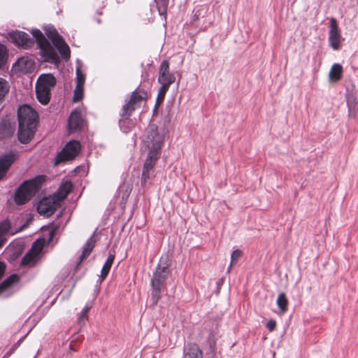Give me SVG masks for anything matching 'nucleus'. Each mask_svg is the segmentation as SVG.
<instances>
[{
    "label": "nucleus",
    "instance_id": "nucleus-26",
    "mask_svg": "<svg viewBox=\"0 0 358 358\" xmlns=\"http://www.w3.org/2000/svg\"><path fill=\"white\" fill-rule=\"evenodd\" d=\"M277 305L282 313L287 309L288 301L285 293H280L277 299Z\"/></svg>",
    "mask_w": 358,
    "mask_h": 358
},
{
    "label": "nucleus",
    "instance_id": "nucleus-6",
    "mask_svg": "<svg viewBox=\"0 0 358 358\" xmlns=\"http://www.w3.org/2000/svg\"><path fill=\"white\" fill-rule=\"evenodd\" d=\"M44 31L46 36L52 41L54 46L59 51L61 57L65 60L69 59L70 58V48L54 26L47 25L44 27Z\"/></svg>",
    "mask_w": 358,
    "mask_h": 358
},
{
    "label": "nucleus",
    "instance_id": "nucleus-32",
    "mask_svg": "<svg viewBox=\"0 0 358 358\" xmlns=\"http://www.w3.org/2000/svg\"><path fill=\"white\" fill-rule=\"evenodd\" d=\"M83 86H76L73 94V101L78 102L83 99Z\"/></svg>",
    "mask_w": 358,
    "mask_h": 358
},
{
    "label": "nucleus",
    "instance_id": "nucleus-29",
    "mask_svg": "<svg viewBox=\"0 0 358 358\" xmlns=\"http://www.w3.org/2000/svg\"><path fill=\"white\" fill-rule=\"evenodd\" d=\"M8 90V82L5 79L0 78V101L3 99Z\"/></svg>",
    "mask_w": 358,
    "mask_h": 358
},
{
    "label": "nucleus",
    "instance_id": "nucleus-31",
    "mask_svg": "<svg viewBox=\"0 0 358 358\" xmlns=\"http://www.w3.org/2000/svg\"><path fill=\"white\" fill-rule=\"evenodd\" d=\"M241 255H242V252L240 250H235L232 252V254L231 255V263H230V265H229V268L227 269L228 272L230 271V269H231V266L234 264L237 263V262H238V259L240 258V257L241 256Z\"/></svg>",
    "mask_w": 358,
    "mask_h": 358
},
{
    "label": "nucleus",
    "instance_id": "nucleus-12",
    "mask_svg": "<svg viewBox=\"0 0 358 358\" xmlns=\"http://www.w3.org/2000/svg\"><path fill=\"white\" fill-rule=\"evenodd\" d=\"M157 80L161 85L168 88L175 83L176 76L169 71V62L168 60H164L161 63Z\"/></svg>",
    "mask_w": 358,
    "mask_h": 358
},
{
    "label": "nucleus",
    "instance_id": "nucleus-40",
    "mask_svg": "<svg viewBox=\"0 0 358 358\" xmlns=\"http://www.w3.org/2000/svg\"><path fill=\"white\" fill-rule=\"evenodd\" d=\"M56 230H57V228H55V229H54L53 230L51 231V232H50V236H53V235L55 233Z\"/></svg>",
    "mask_w": 358,
    "mask_h": 358
},
{
    "label": "nucleus",
    "instance_id": "nucleus-1",
    "mask_svg": "<svg viewBox=\"0 0 358 358\" xmlns=\"http://www.w3.org/2000/svg\"><path fill=\"white\" fill-rule=\"evenodd\" d=\"M19 141L28 143L34 137L38 120L37 112L28 105L20 106L17 110Z\"/></svg>",
    "mask_w": 358,
    "mask_h": 358
},
{
    "label": "nucleus",
    "instance_id": "nucleus-27",
    "mask_svg": "<svg viewBox=\"0 0 358 358\" xmlns=\"http://www.w3.org/2000/svg\"><path fill=\"white\" fill-rule=\"evenodd\" d=\"M8 52L5 45L0 43V69L6 64Z\"/></svg>",
    "mask_w": 358,
    "mask_h": 358
},
{
    "label": "nucleus",
    "instance_id": "nucleus-33",
    "mask_svg": "<svg viewBox=\"0 0 358 358\" xmlns=\"http://www.w3.org/2000/svg\"><path fill=\"white\" fill-rule=\"evenodd\" d=\"M85 77L80 69H76V86H83L85 83Z\"/></svg>",
    "mask_w": 358,
    "mask_h": 358
},
{
    "label": "nucleus",
    "instance_id": "nucleus-4",
    "mask_svg": "<svg viewBox=\"0 0 358 358\" xmlns=\"http://www.w3.org/2000/svg\"><path fill=\"white\" fill-rule=\"evenodd\" d=\"M44 180L43 176H38L33 179L23 182L15 192V202L17 205H22L29 201L40 189Z\"/></svg>",
    "mask_w": 358,
    "mask_h": 358
},
{
    "label": "nucleus",
    "instance_id": "nucleus-14",
    "mask_svg": "<svg viewBox=\"0 0 358 358\" xmlns=\"http://www.w3.org/2000/svg\"><path fill=\"white\" fill-rule=\"evenodd\" d=\"M341 35L340 29L337 24V21L335 18L330 19L329 33V42L330 46L334 50H338L340 47Z\"/></svg>",
    "mask_w": 358,
    "mask_h": 358
},
{
    "label": "nucleus",
    "instance_id": "nucleus-5",
    "mask_svg": "<svg viewBox=\"0 0 358 358\" xmlns=\"http://www.w3.org/2000/svg\"><path fill=\"white\" fill-rule=\"evenodd\" d=\"M31 34L36 41L44 61L55 64H59L60 59L55 49L51 45L44 34L38 29H32Z\"/></svg>",
    "mask_w": 358,
    "mask_h": 358
},
{
    "label": "nucleus",
    "instance_id": "nucleus-7",
    "mask_svg": "<svg viewBox=\"0 0 358 358\" xmlns=\"http://www.w3.org/2000/svg\"><path fill=\"white\" fill-rule=\"evenodd\" d=\"M145 143L150 148L149 152H153L159 156L164 137L158 132L157 127L155 124H150L148 127Z\"/></svg>",
    "mask_w": 358,
    "mask_h": 358
},
{
    "label": "nucleus",
    "instance_id": "nucleus-20",
    "mask_svg": "<svg viewBox=\"0 0 358 358\" xmlns=\"http://www.w3.org/2000/svg\"><path fill=\"white\" fill-rule=\"evenodd\" d=\"M95 239L94 238V236L90 237L87 242L85 243V245L83 248L82 254L80 255L79 257V262H78V264L76 266V268H78L80 264L82 263L83 260H85L91 253L93 248L95 246Z\"/></svg>",
    "mask_w": 358,
    "mask_h": 358
},
{
    "label": "nucleus",
    "instance_id": "nucleus-17",
    "mask_svg": "<svg viewBox=\"0 0 358 358\" xmlns=\"http://www.w3.org/2000/svg\"><path fill=\"white\" fill-rule=\"evenodd\" d=\"M19 280L17 274H12L0 284V297L6 299L11 296L10 287Z\"/></svg>",
    "mask_w": 358,
    "mask_h": 358
},
{
    "label": "nucleus",
    "instance_id": "nucleus-22",
    "mask_svg": "<svg viewBox=\"0 0 358 358\" xmlns=\"http://www.w3.org/2000/svg\"><path fill=\"white\" fill-rule=\"evenodd\" d=\"M208 8L206 5L196 7L193 10L192 22L196 23L207 16Z\"/></svg>",
    "mask_w": 358,
    "mask_h": 358
},
{
    "label": "nucleus",
    "instance_id": "nucleus-30",
    "mask_svg": "<svg viewBox=\"0 0 358 358\" xmlns=\"http://www.w3.org/2000/svg\"><path fill=\"white\" fill-rule=\"evenodd\" d=\"M10 229V222L9 220H6L0 222V238L6 234Z\"/></svg>",
    "mask_w": 358,
    "mask_h": 358
},
{
    "label": "nucleus",
    "instance_id": "nucleus-3",
    "mask_svg": "<svg viewBox=\"0 0 358 358\" xmlns=\"http://www.w3.org/2000/svg\"><path fill=\"white\" fill-rule=\"evenodd\" d=\"M170 269L166 262L161 259L157 266L150 280L152 287L151 301L152 306H157L162 298V294L166 287V282L170 275Z\"/></svg>",
    "mask_w": 358,
    "mask_h": 358
},
{
    "label": "nucleus",
    "instance_id": "nucleus-28",
    "mask_svg": "<svg viewBox=\"0 0 358 358\" xmlns=\"http://www.w3.org/2000/svg\"><path fill=\"white\" fill-rule=\"evenodd\" d=\"M169 89V88L161 85L159 89L158 95L156 99L155 108L163 102L166 93Z\"/></svg>",
    "mask_w": 358,
    "mask_h": 358
},
{
    "label": "nucleus",
    "instance_id": "nucleus-15",
    "mask_svg": "<svg viewBox=\"0 0 358 358\" xmlns=\"http://www.w3.org/2000/svg\"><path fill=\"white\" fill-rule=\"evenodd\" d=\"M17 154L13 151L0 157V180L6 176L7 171L11 165L17 160Z\"/></svg>",
    "mask_w": 358,
    "mask_h": 358
},
{
    "label": "nucleus",
    "instance_id": "nucleus-25",
    "mask_svg": "<svg viewBox=\"0 0 358 358\" xmlns=\"http://www.w3.org/2000/svg\"><path fill=\"white\" fill-rule=\"evenodd\" d=\"M343 72L342 66L339 64H334L329 71V78L333 81H338L341 78Z\"/></svg>",
    "mask_w": 358,
    "mask_h": 358
},
{
    "label": "nucleus",
    "instance_id": "nucleus-19",
    "mask_svg": "<svg viewBox=\"0 0 358 358\" xmlns=\"http://www.w3.org/2000/svg\"><path fill=\"white\" fill-rule=\"evenodd\" d=\"M184 358H203V352L199 347L195 343L187 344L184 348Z\"/></svg>",
    "mask_w": 358,
    "mask_h": 358
},
{
    "label": "nucleus",
    "instance_id": "nucleus-38",
    "mask_svg": "<svg viewBox=\"0 0 358 358\" xmlns=\"http://www.w3.org/2000/svg\"><path fill=\"white\" fill-rule=\"evenodd\" d=\"M89 310H90V307H88V306H85V307L83 309V310H82V311H83V313H85L86 314H87V313H88Z\"/></svg>",
    "mask_w": 358,
    "mask_h": 358
},
{
    "label": "nucleus",
    "instance_id": "nucleus-18",
    "mask_svg": "<svg viewBox=\"0 0 358 358\" xmlns=\"http://www.w3.org/2000/svg\"><path fill=\"white\" fill-rule=\"evenodd\" d=\"M57 83L56 78L50 73L41 75L36 83V85L40 87H44L45 90L51 91Z\"/></svg>",
    "mask_w": 358,
    "mask_h": 358
},
{
    "label": "nucleus",
    "instance_id": "nucleus-23",
    "mask_svg": "<svg viewBox=\"0 0 358 358\" xmlns=\"http://www.w3.org/2000/svg\"><path fill=\"white\" fill-rule=\"evenodd\" d=\"M72 189L73 184L71 181L68 180L63 182L58 190V195L59 199L61 201L65 199L69 195V194L72 191Z\"/></svg>",
    "mask_w": 358,
    "mask_h": 358
},
{
    "label": "nucleus",
    "instance_id": "nucleus-21",
    "mask_svg": "<svg viewBox=\"0 0 358 358\" xmlns=\"http://www.w3.org/2000/svg\"><path fill=\"white\" fill-rule=\"evenodd\" d=\"M36 94L38 101L43 105L49 103L51 97V91L45 90L43 87H40L36 85Z\"/></svg>",
    "mask_w": 358,
    "mask_h": 358
},
{
    "label": "nucleus",
    "instance_id": "nucleus-24",
    "mask_svg": "<svg viewBox=\"0 0 358 358\" xmlns=\"http://www.w3.org/2000/svg\"><path fill=\"white\" fill-rule=\"evenodd\" d=\"M115 259V255L110 254L101 271L100 278L103 280L108 275Z\"/></svg>",
    "mask_w": 358,
    "mask_h": 358
},
{
    "label": "nucleus",
    "instance_id": "nucleus-9",
    "mask_svg": "<svg viewBox=\"0 0 358 358\" xmlns=\"http://www.w3.org/2000/svg\"><path fill=\"white\" fill-rule=\"evenodd\" d=\"M159 157V155H156L153 152L148 153V157L144 162L142 171V186H145L147 181L155 176V167Z\"/></svg>",
    "mask_w": 358,
    "mask_h": 358
},
{
    "label": "nucleus",
    "instance_id": "nucleus-11",
    "mask_svg": "<svg viewBox=\"0 0 358 358\" xmlns=\"http://www.w3.org/2000/svg\"><path fill=\"white\" fill-rule=\"evenodd\" d=\"M59 205V200L55 197H45L38 203L37 211L40 215L48 217L55 213Z\"/></svg>",
    "mask_w": 358,
    "mask_h": 358
},
{
    "label": "nucleus",
    "instance_id": "nucleus-37",
    "mask_svg": "<svg viewBox=\"0 0 358 358\" xmlns=\"http://www.w3.org/2000/svg\"><path fill=\"white\" fill-rule=\"evenodd\" d=\"M87 314H86L85 313H83L82 311L80 313V315L79 317V322L80 323L84 322L85 320L87 319Z\"/></svg>",
    "mask_w": 358,
    "mask_h": 358
},
{
    "label": "nucleus",
    "instance_id": "nucleus-34",
    "mask_svg": "<svg viewBox=\"0 0 358 358\" xmlns=\"http://www.w3.org/2000/svg\"><path fill=\"white\" fill-rule=\"evenodd\" d=\"M347 104L349 110V113H351L355 109L356 106V99L354 96H348L347 99Z\"/></svg>",
    "mask_w": 358,
    "mask_h": 358
},
{
    "label": "nucleus",
    "instance_id": "nucleus-39",
    "mask_svg": "<svg viewBox=\"0 0 358 358\" xmlns=\"http://www.w3.org/2000/svg\"><path fill=\"white\" fill-rule=\"evenodd\" d=\"M3 243H4V239L0 238V248H1L3 246Z\"/></svg>",
    "mask_w": 358,
    "mask_h": 358
},
{
    "label": "nucleus",
    "instance_id": "nucleus-2",
    "mask_svg": "<svg viewBox=\"0 0 358 358\" xmlns=\"http://www.w3.org/2000/svg\"><path fill=\"white\" fill-rule=\"evenodd\" d=\"M148 99V93L143 89L138 87L131 94L129 100L122 106V113L120 114L121 119L119 121L120 129L124 133L130 131L132 123L129 120L133 112L136 108L140 107L143 101Z\"/></svg>",
    "mask_w": 358,
    "mask_h": 358
},
{
    "label": "nucleus",
    "instance_id": "nucleus-13",
    "mask_svg": "<svg viewBox=\"0 0 358 358\" xmlns=\"http://www.w3.org/2000/svg\"><path fill=\"white\" fill-rule=\"evenodd\" d=\"M43 245L41 243L38 241L34 242L31 248L22 257L21 264L22 266H34L37 261V256L41 253Z\"/></svg>",
    "mask_w": 358,
    "mask_h": 358
},
{
    "label": "nucleus",
    "instance_id": "nucleus-16",
    "mask_svg": "<svg viewBox=\"0 0 358 358\" xmlns=\"http://www.w3.org/2000/svg\"><path fill=\"white\" fill-rule=\"evenodd\" d=\"M68 122L69 130L71 133L80 130L82 129L84 120L82 117L81 111L80 109L76 108L71 113L68 119Z\"/></svg>",
    "mask_w": 358,
    "mask_h": 358
},
{
    "label": "nucleus",
    "instance_id": "nucleus-10",
    "mask_svg": "<svg viewBox=\"0 0 358 358\" xmlns=\"http://www.w3.org/2000/svg\"><path fill=\"white\" fill-rule=\"evenodd\" d=\"M8 35L12 43L19 48L28 49L34 44L33 39L30 38L28 34L22 31H13L9 32Z\"/></svg>",
    "mask_w": 358,
    "mask_h": 358
},
{
    "label": "nucleus",
    "instance_id": "nucleus-35",
    "mask_svg": "<svg viewBox=\"0 0 358 358\" xmlns=\"http://www.w3.org/2000/svg\"><path fill=\"white\" fill-rule=\"evenodd\" d=\"M266 327L270 331H273L276 327V322L274 320H270Z\"/></svg>",
    "mask_w": 358,
    "mask_h": 358
},
{
    "label": "nucleus",
    "instance_id": "nucleus-8",
    "mask_svg": "<svg viewBox=\"0 0 358 358\" xmlns=\"http://www.w3.org/2000/svg\"><path fill=\"white\" fill-rule=\"evenodd\" d=\"M80 151V143L78 141H71L57 155L55 164L57 165L62 162L73 159Z\"/></svg>",
    "mask_w": 358,
    "mask_h": 358
},
{
    "label": "nucleus",
    "instance_id": "nucleus-36",
    "mask_svg": "<svg viewBox=\"0 0 358 358\" xmlns=\"http://www.w3.org/2000/svg\"><path fill=\"white\" fill-rule=\"evenodd\" d=\"M169 1L162 2L163 8H159V12L160 15H164L166 13V7Z\"/></svg>",
    "mask_w": 358,
    "mask_h": 358
}]
</instances>
